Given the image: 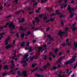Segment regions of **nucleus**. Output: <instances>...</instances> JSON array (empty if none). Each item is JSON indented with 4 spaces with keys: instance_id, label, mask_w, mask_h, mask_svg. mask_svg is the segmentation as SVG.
<instances>
[{
    "instance_id": "7",
    "label": "nucleus",
    "mask_w": 77,
    "mask_h": 77,
    "mask_svg": "<svg viewBox=\"0 0 77 77\" xmlns=\"http://www.w3.org/2000/svg\"><path fill=\"white\" fill-rule=\"evenodd\" d=\"M62 57H60L59 58L58 60L57 61V63H61V61L62 60Z\"/></svg>"
},
{
    "instance_id": "52",
    "label": "nucleus",
    "mask_w": 77,
    "mask_h": 77,
    "mask_svg": "<svg viewBox=\"0 0 77 77\" xmlns=\"http://www.w3.org/2000/svg\"><path fill=\"white\" fill-rule=\"evenodd\" d=\"M66 29L65 30V31H66L67 30H69V28L68 27H67V28H66Z\"/></svg>"
},
{
    "instance_id": "51",
    "label": "nucleus",
    "mask_w": 77,
    "mask_h": 77,
    "mask_svg": "<svg viewBox=\"0 0 77 77\" xmlns=\"http://www.w3.org/2000/svg\"><path fill=\"white\" fill-rule=\"evenodd\" d=\"M77 24V23H74L72 25V27H74V26H75V25H76Z\"/></svg>"
},
{
    "instance_id": "36",
    "label": "nucleus",
    "mask_w": 77,
    "mask_h": 77,
    "mask_svg": "<svg viewBox=\"0 0 77 77\" xmlns=\"http://www.w3.org/2000/svg\"><path fill=\"white\" fill-rule=\"evenodd\" d=\"M61 25L62 26H64V23H63V21H61Z\"/></svg>"
},
{
    "instance_id": "18",
    "label": "nucleus",
    "mask_w": 77,
    "mask_h": 77,
    "mask_svg": "<svg viewBox=\"0 0 77 77\" xmlns=\"http://www.w3.org/2000/svg\"><path fill=\"white\" fill-rule=\"evenodd\" d=\"M9 40V39H7L5 40V44L6 45H8V41Z\"/></svg>"
},
{
    "instance_id": "58",
    "label": "nucleus",
    "mask_w": 77,
    "mask_h": 77,
    "mask_svg": "<svg viewBox=\"0 0 77 77\" xmlns=\"http://www.w3.org/2000/svg\"><path fill=\"white\" fill-rule=\"evenodd\" d=\"M40 71H42V72H44V69H40Z\"/></svg>"
},
{
    "instance_id": "55",
    "label": "nucleus",
    "mask_w": 77,
    "mask_h": 77,
    "mask_svg": "<svg viewBox=\"0 0 77 77\" xmlns=\"http://www.w3.org/2000/svg\"><path fill=\"white\" fill-rule=\"evenodd\" d=\"M3 7L2 6L0 7V11H2V9H3Z\"/></svg>"
},
{
    "instance_id": "41",
    "label": "nucleus",
    "mask_w": 77,
    "mask_h": 77,
    "mask_svg": "<svg viewBox=\"0 0 77 77\" xmlns=\"http://www.w3.org/2000/svg\"><path fill=\"white\" fill-rule=\"evenodd\" d=\"M8 66L7 65H5V66L4 67V68L5 69H8Z\"/></svg>"
},
{
    "instance_id": "42",
    "label": "nucleus",
    "mask_w": 77,
    "mask_h": 77,
    "mask_svg": "<svg viewBox=\"0 0 77 77\" xmlns=\"http://www.w3.org/2000/svg\"><path fill=\"white\" fill-rule=\"evenodd\" d=\"M72 30L73 31H75V29H76V27H72Z\"/></svg>"
},
{
    "instance_id": "13",
    "label": "nucleus",
    "mask_w": 77,
    "mask_h": 77,
    "mask_svg": "<svg viewBox=\"0 0 77 77\" xmlns=\"http://www.w3.org/2000/svg\"><path fill=\"white\" fill-rule=\"evenodd\" d=\"M21 37L22 38H24V32H23L20 34Z\"/></svg>"
},
{
    "instance_id": "60",
    "label": "nucleus",
    "mask_w": 77,
    "mask_h": 77,
    "mask_svg": "<svg viewBox=\"0 0 77 77\" xmlns=\"http://www.w3.org/2000/svg\"><path fill=\"white\" fill-rule=\"evenodd\" d=\"M33 43H35L36 42V40H34L33 41Z\"/></svg>"
},
{
    "instance_id": "46",
    "label": "nucleus",
    "mask_w": 77,
    "mask_h": 77,
    "mask_svg": "<svg viewBox=\"0 0 77 77\" xmlns=\"http://www.w3.org/2000/svg\"><path fill=\"white\" fill-rule=\"evenodd\" d=\"M11 47V46L8 45V46H7L5 48H10Z\"/></svg>"
},
{
    "instance_id": "47",
    "label": "nucleus",
    "mask_w": 77,
    "mask_h": 77,
    "mask_svg": "<svg viewBox=\"0 0 77 77\" xmlns=\"http://www.w3.org/2000/svg\"><path fill=\"white\" fill-rule=\"evenodd\" d=\"M21 12V11H17L16 14H19Z\"/></svg>"
},
{
    "instance_id": "61",
    "label": "nucleus",
    "mask_w": 77,
    "mask_h": 77,
    "mask_svg": "<svg viewBox=\"0 0 77 77\" xmlns=\"http://www.w3.org/2000/svg\"><path fill=\"white\" fill-rule=\"evenodd\" d=\"M67 71V73H69V70L68 69H67L66 70Z\"/></svg>"
},
{
    "instance_id": "40",
    "label": "nucleus",
    "mask_w": 77,
    "mask_h": 77,
    "mask_svg": "<svg viewBox=\"0 0 77 77\" xmlns=\"http://www.w3.org/2000/svg\"><path fill=\"white\" fill-rule=\"evenodd\" d=\"M33 57L34 59H38V57L37 56H33Z\"/></svg>"
},
{
    "instance_id": "20",
    "label": "nucleus",
    "mask_w": 77,
    "mask_h": 77,
    "mask_svg": "<svg viewBox=\"0 0 77 77\" xmlns=\"http://www.w3.org/2000/svg\"><path fill=\"white\" fill-rule=\"evenodd\" d=\"M35 75L36 76H38V77H44V75H41L39 74H35Z\"/></svg>"
},
{
    "instance_id": "34",
    "label": "nucleus",
    "mask_w": 77,
    "mask_h": 77,
    "mask_svg": "<svg viewBox=\"0 0 77 77\" xmlns=\"http://www.w3.org/2000/svg\"><path fill=\"white\" fill-rule=\"evenodd\" d=\"M29 56V55H24V59H26V58H27L28 57V56Z\"/></svg>"
},
{
    "instance_id": "23",
    "label": "nucleus",
    "mask_w": 77,
    "mask_h": 77,
    "mask_svg": "<svg viewBox=\"0 0 77 77\" xmlns=\"http://www.w3.org/2000/svg\"><path fill=\"white\" fill-rule=\"evenodd\" d=\"M27 66V64L26 63H25L22 66L26 67V66Z\"/></svg>"
},
{
    "instance_id": "38",
    "label": "nucleus",
    "mask_w": 77,
    "mask_h": 77,
    "mask_svg": "<svg viewBox=\"0 0 77 77\" xmlns=\"http://www.w3.org/2000/svg\"><path fill=\"white\" fill-rule=\"evenodd\" d=\"M16 36L17 38H20V36H19V34L18 33H17L16 34Z\"/></svg>"
},
{
    "instance_id": "26",
    "label": "nucleus",
    "mask_w": 77,
    "mask_h": 77,
    "mask_svg": "<svg viewBox=\"0 0 77 77\" xmlns=\"http://www.w3.org/2000/svg\"><path fill=\"white\" fill-rule=\"evenodd\" d=\"M9 22L7 23V24H5V26H4V28H6V27H7V26H8V25H9Z\"/></svg>"
},
{
    "instance_id": "35",
    "label": "nucleus",
    "mask_w": 77,
    "mask_h": 77,
    "mask_svg": "<svg viewBox=\"0 0 77 77\" xmlns=\"http://www.w3.org/2000/svg\"><path fill=\"white\" fill-rule=\"evenodd\" d=\"M21 72L20 71H17V74L18 75H19V76H20L21 75H20V73Z\"/></svg>"
},
{
    "instance_id": "32",
    "label": "nucleus",
    "mask_w": 77,
    "mask_h": 77,
    "mask_svg": "<svg viewBox=\"0 0 77 77\" xmlns=\"http://www.w3.org/2000/svg\"><path fill=\"white\" fill-rule=\"evenodd\" d=\"M58 77H65V75H63L62 76H61V75L59 74L58 75Z\"/></svg>"
},
{
    "instance_id": "48",
    "label": "nucleus",
    "mask_w": 77,
    "mask_h": 77,
    "mask_svg": "<svg viewBox=\"0 0 77 77\" xmlns=\"http://www.w3.org/2000/svg\"><path fill=\"white\" fill-rule=\"evenodd\" d=\"M62 45L63 46V47H65V46L66 45V44L65 43H62Z\"/></svg>"
},
{
    "instance_id": "62",
    "label": "nucleus",
    "mask_w": 77,
    "mask_h": 77,
    "mask_svg": "<svg viewBox=\"0 0 77 77\" xmlns=\"http://www.w3.org/2000/svg\"><path fill=\"white\" fill-rule=\"evenodd\" d=\"M33 57H31L30 58V60H33Z\"/></svg>"
},
{
    "instance_id": "9",
    "label": "nucleus",
    "mask_w": 77,
    "mask_h": 77,
    "mask_svg": "<svg viewBox=\"0 0 77 77\" xmlns=\"http://www.w3.org/2000/svg\"><path fill=\"white\" fill-rule=\"evenodd\" d=\"M20 18H18V20H19V23H21V22H22V23L24 22L25 20V18H23V19H22L21 20H20Z\"/></svg>"
},
{
    "instance_id": "19",
    "label": "nucleus",
    "mask_w": 77,
    "mask_h": 77,
    "mask_svg": "<svg viewBox=\"0 0 77 77\" xmlns=\"http://www.w3.org/2000/svg\"><path fill=\"white\" fill-rule=\"evenodd\" d=\"M35 19L37 23H39V19L38 17H35Z\"/></svg>"
},
{
    "instance_id": "3",
    "label": "nucleus",
    "mask_w": 77,
    "mask_h": 77,
    "mask_svg": "<svg viewBox=\"0 0 77 77\" xmlns=\"http://www.w3.org/2000/svg\"><path fill=\"white\" fill-rule=\"evenodd\" d=\"M68 7L67 11H75V8H70V5H69L68 6Z\"/></svg>"
},
{
    "instance_id": "31",
    "label": "nucleus",
    "mask_w": 77,
    "mask_h": 77,
    "mask_svg": "<svg viewBox=\"0 0 77 77\" xmlns=\"http://www.w3.org/2000/svg\"><path fill=\"white\" fill-rule=\"evenodd\" d=\"M47 37H48V38H49V39H53V38H51V35H48L47 36Z\"/></svg>"
},
{
    "instance_id": "43",
    "label": "nucleus",
    "mask_w": 77,
    "mask_h": 77,
    "mask_svg": "<svg viewBox=\"0 0 77 77\" xmlns=\"http://www.w3.org/2000/svg\"><path fill=\"white\" fill-rule=\"evenodd\" d=\"M38 2H36L33 4V6H36L38 5Z\"/></svg>"
},
{
    "instance_id": "12",
    "label": "nucleus",
    "mask_w": 77,
    "mask_h": 77,
    "mask_svg": "<svg viewBox=\"0 0 77 77\" xmlns=\"http://www.w3.org/2000/svg\"><path fill=\"white\" fill-rule=\"evenodd\" d=\"M69 13L70 14V15L69 16V17L71 18H72V17H74V14H72V11H70L69 12Z\"/></svg>"
},
{
    "instance_id": "30",
    "label": "nucleus",
    "mask_w": 77,
    "mask_h": 77,
    "mask_svg": "<svg viewBox=\"0 0 77 77\" xmlns=\"http://www.w3.org/2000/svg\"><path fill=\"white\" fill-rule=\"evenodd\" d=\"M74 47H75V48H77V43H75L74 44Z\"/></svg>"
},
{
    "instance_id": "11",
    "label": "nucleus",
    "mask_w": 77,
    "mask_h": 77,
    "mask_svg": "<svg viewBox=\"0 0 77 77\" xmlns=\"http://www.w3.org/2000/svg\"><path fill=\"white\" fill-rule=\"evenodd\" d=\"M68 41H69V39H66V43L67 44L68 46H70L71 44V42H70L69 43L68 42Z\"/></svg>"
},
{
    "instance_id": "37",
    "label": "nucleus",
    "mask_w": 77,
    "mask_h": 77,
    "mask_svg": "<svg viewBox=\"0 0 77 77\" xmlns=\"http://www.w3.org/2000/svg\"><path fill=\"white\" fill-rule=\"evenodd\" d=\"M69 63V62L68 61H67L66 63H64V65H68Z\"/></svg>"
},
{
    "instance_id": "10",
    "label": "nucleus",
    "mask_w": 77,
    "mask_h": 77,
    "mask_svg": "<svg viewBox=\"0 0 77 77\" xmlns=\"http://www.w3.org/2000/svg\"><path fill=\"white\" fill-rule=\"evenodd\" d=\"M5 33L4 32H2V33H0V35H1L0 37V39H2V38H4L3 36V35H5Z\"/></svg>"
},
{
    "instance_id": "39",
    "label": "nucleus",
    "mask_w": 77,
    "mask_h": 77,
    "mask_svg": "<svg viewBox=\"0 0 77 77\" xmlns=\"http://www.w3.org/2000/svg\"><path fill=\"white\" fill-rule=\"evenodd\" d=\"M13 52H14V55H15V54L16 53H17V50H14L13 51Z\"/></svg>"
},
{
    "instance_id": "29",
    "label": "nucleus",
    "mask_w": 77,
    "mask_h": 77,
    "mask_svg": "<svg viewBox=\"0 0 77 77\" xmlns=\"http://www.w3.org/2000/svg\"><path fill=\"white\" fill-rule=\"evenodd\" d=\"M57 51H58V49H57V48L55 49L54 52L56 54H57Z\"/></svg>"
},
{
    "instance_id": "54",
    "label": "nucleus",
    "mask_w": 77,
    "mask_h": 77,
    "mask_svg": "<svg viewBox=\"0 0 77 77\" xmlns=\"http://www.w3.org/2000/svg\"><path fill=\"white\" fill-rule=\"evenodd\" d=\"M11 17V15L10 14L7 17H6V18H9L10 17Z\"/></svg>"
},
{
    "instance_id": "22",
    "label": "nucleus",
    "mask_w": 77,
    "mask_h": 77,
    "mask_svg": "<svg viewBox=\"0 0 77 77\" xmlns=\"http://www.w3.org/2000/svg\"><path fill=\"white\" fill-rule=\"evenodd\" d=\"M20 45L21 47H24L25 46V43L24 42H23L22 43L20 44Z\"/></svg>"
},
{
    "instance_id": "14",
    "label": "nucleus",
    "mask_w": 77,
    "mask_h": 77,
    "mask_svg": "<svg viewBox=\"0 0 77 77\" xmlns=\"http://www.w3.org/2000/svg\"><path fill=\"white\" fill-rule=\"evenodd\" d=\"M20 29L21 30H24V31H26V28H24L23 27L21 26L20 27Z\"/></svg>"
},
{
    "instance_id": "50",
    "label": "nucleus",
    "mask_w": 77,
    "mask_h": 77,
    "mask_svg": "<svg viewBox=\"0 0 77 77\" xmlns=\"http://www.w3.org/2000/svg\"><path fill=\"white\" fill-rule=\"evenodd\" d=\"M38 29H39V27H37L36 28H35L34 30L35 31H36V30H38Z\"/></svg>"
},
{
    "instance_id": "1",
    "label": "nucleus",
    "mask_w": 77,
    "mask_h": 77,
    "mask_svg": "<svg viewBox=\"0 0 77 77\" xmlns=\"http://www.w3.org/2000/svg\"><path fill=\"white\" fill-rule=\"evenodd\" d=\"M66 33V34L65 35V38H67V36H68V34L66 33V32H64L61 31H59L58 32V35H59L60 36V38H62L63 36V34H65Z\"/></svg>"
},
{
    "instance_id": "59",
    "label": "nucleus",
    "mask_w": 77,
    "mask_h": 77,
    "mask_svg": "<svg viewBox=\"0 0 77 77\" xmlns=\"http://www.w3.org/2000/svg\"><path fill=\"white\" fill-rule=\"evenodd\" d=\"M67 5H68V4H66L64 6V8H66V6H67Z\"/></svg>"
},
{
    "instance_id": "24",
    "label": "nucleus",
    "mask_w": 77,
    "mask_h": 77,
    "mask_svg": "<svg viewBox=\"0 0 77 77\" xmlns=\"http://www.w3.org/2000/svg\"><path fill=\"white\" fill-rule=\"evenodd\" d=\"M58 12H59V11H58V10H57L55 12L57 13V15H60L61 14V13H58Z\"/></svg>"
},
{
    "instance_id": "45",
    "label": "nucleus",
    "mask_w": 77,
    "mask_h": 77,
    "mask_svg": "<svg viewBox=\"0 0 77 77\" xmlns=\"http://www.w3.org/2000/svg\"><path fill=\"white\" fill-rule=\"evenodd\" d=\"M36 65V64L35 63L33 64L32 65V67H35V66Z\"/></svg>"
},
{
    "instance_id": "8",
    "label": "nucleus",
    "mask_w": 77,
    "mask_h": 77,
    "mask_svg": "<svg viewBox=\"0 0 77 77\" xmlns=\"http://www.w3.org/2000/svg\"><path fill=\"white\" fill-rule=\"evenodd\" d=\"M71 60H73V61H69V63L70 64H71V63H72L73 62H74L75 61V58H73V57H72V58L71 59Z\"/></svg>"
},
{
    "instance_id": "21",
    "label": "nucleus",
    "mask_w": 77,
    "mask_h": 77,
    "mask_svg": "<svg viewBox=\"0 0 77 77\" xmlns=\"http://www.w3.org/2000/svg\"><path fill=\"white\" fill-rule=\"evenodd\" d=\"M47 1V0H41V3H44Z\"/></svg>"
},
{
    "instance_id": "44",
    "label": "nucleus",
    "mask_w": 77,
    "mask_h": 77,
    "mask_svg": "<svg viewBox=\"0 0 77 77\" xmlns=\"http://www.w3.org/2000/svg\"><path fill=\"white\" fill-rule=\"evenodd\" d=\"M49 21H54V19L53 18H51L49 20Z\"/></svg>"
},
{
    "instance_id": "25",
    "label": "nucleus",
    "mask_w": 77,
    "mask_h": 77,
    "mask_svg": "<svg viewBox=\"0 0 77 77\" xmlns=\"http://www.w3.org/2000/svg\"><path fill=\"white\" fill-rule=\"evenodd\" d=\"M15 57H17V56L15 55V56L14 57L12 56V59H14V60H15V61H17V59H15Z\"/></svg>"
},
{
    "instance_id": "6",
    "label": "nucleus",
    "mask_w": 77,
    "mask_h": 77,
    "mask_svg": "<svg viewBox=\"0 0 77 77\" xmlns=\"http://www.w3.org/2000/svg\"><path fill=\"white\" fill-rule=\"evenodd\" d=\"M50 65V64L48 63H47V65H46L44 67V69H45V71H46V69L47 68L48 66H49Z\"/></svg>"
},
{
    "instance_id": "53",
    "label": "nucleus",
    "mask_w": 77,
    "mask_h": 77,
    "mask_svg": "<svg viewBox=\"0 0 77 77\" xmlns=\"http://www.w3.org/2000/svg\"><path fill=\"white\" fill-rule=\"evenodd\" d=\"M31 33V32L30 31L28 32L27 33V35H30Z\"/></svg>"
},
{
    "instance_id": "17",
    "label": "nucleus",
    "mask_w": 77,
    "mask_h": 77,
    "mask_svg": "<svg viewBox=\"0 0 77 77\" xmlns=\"http://www.w3.org/2000/svg\"><path fill=\"white\" fill-rule=\"evenodd\" d=\"M49 54H50L49 56H50L51 57V56H53V58H54V57H55V55H53V53L52 52H49Z\"/></svg>"
},
{
    "instance_id": "56",
    "label": "nucleus",
    "mask_w": 77,
    "mask_h": 77,
    "mask_svg": "<svg viewBox=\"0 0 77 77\" xmlns=\"http://www.w3.org/2000/svg\"><path fill=\"white\" fill-rule=\"evenodd\" d=\"M32 26V23L30 22L28 24V26Z\"/></svg>"
},
{
    "instance_id": "49",
    "label": "nucleus",
    "mask_w": 77,
    "mask_h": 77,
    "mask_svg": "<svg viewBox=\"0 0 77 77\" xmlns=\"http://www.w3.org/2000/svg\"><path fill=\"white\" fill-rule=\"evenodd\" d=\"M63 17H64L63 14H62L61 15H60V18H62Z\"/></svg>"
},
{
    "instance_id": "5",
    "label": "nucleus",
    "mask_w": 77,
    "mask_h": 77,
    "mask_svg": "<svg viewBox=\"0 0 77 77\" xmlns=\"http://www.w3.org/2000/svg\"><path fill=\"white\" fill-rule=\"evenodd\" d=\"M32 47H29V48H26L25 49L26 50H29L28 51L29 52H32L33 50V49H32Z\"/></svg>"
},
{
    "instance_id": "16",
    "label": "nucleus",
    "mask_w": 77,
    "mask_h": 77,
    "mask_svg": "<svg viewBox=\"0 0 77 77\" xmlns=\"http://www.w3.org/2000/svg\"><path fill=\"white\" fill-rule=\"evenodd\" d=\"M51 40H53V39L49 40V41H48L47 42L48 45H49V44H50L51 43Z\"/></svg>"
},
{
    "instance_id": "63",
    "label": "nucleus",
    "mask_w": 77,
    "mask_h": 77,
    "mask_svg": "<svg viewBox=\"0 0 77 77\" xmlns=\"http://www.w3.org/2000/svg\"><path fill=\"white\" fill-rule=\"evenodd\" d=\"M27 9L28 10H30V9H31V8L30 7H28Z\"/></svg>"
},
{
    "instance_id": "33",
    "label": "nucleus",
    "mask_w": 77,
    "mask_h": 77,
    "mask_svg": "<svg viewBox=\"0 0 77 77\" xmlns=\"http://www.w3.org/2000/svg\"><path fill=\"white\" fill-rule=\"evenodd\" d=\"M7 75V73L4 72L2 74V76L3 77H5V75Z\"/></svg>"
},
{
    "instance_id": "28",
    "label": "nucleus",
    "mask_w": 77,
    "mask_h": 77,
    "mask_svg": "<svg viewBox=\"0 0 77 77\" xmlns=\"http://www.w3.org/2000/svg\"><path fill=\"white\" fill-rule=\"evenodd\" d=\"M47 56L46 55H45L44 56V55H42V58L43 59H44L45 60V59H47Z\"/></svg>"
},
{
    "instance_id": "2",
    "label": "nucleus",
    "mask_w": 77,
    "mask_h": 77,
    "mask_svg": "<svg viewBox=\"0 0 77 77\" xmlns=\"http://www.w3.org/2000/svg\"><path fill=\"white\" fill-rule=\"evenodd\" d=\"M9 27L12 29H14L15 28V26L13 24V23L11 22L9 25Z\"/></svg>"
},
{
    "instance_id": "57",
    "label": "nucleus",
    "mask_w": 77,
    "mask_h": 77,
    "mask_svg": "<svg viewBox=\"0 0 77 77\" xmlns=\"http://www.w3.org/2000/svg\"><path fill=\"white\" fill-rule=\"evenodd\" d=\"M61 67V66L60 64H59L57 66V68H60Z\"/></svg>"
},
{
    "instance_id": "15",
    "label": "nucleus",
    "mask_w": 77,
    "mask_h": 77,
    "mask_svg": "<svg viewBox=\"0 0 77 77\" xmlns=\"http://www.w3.org/2000/svg\"><path fill=\"white\" fill-rule=\"evenodd\" d=\"M57 69V68L55 66H54L53 68L51 69V71H54V70H55V69Z\"/></svg>"
},
{
    "instance_id": "27",
    "label": "nucleus",
    "mask_w": 77,
    "mask_h": 77,
    "mask_svg": "<svg viewBox=\"0 0 77 77\" xmlns=\"http://www.w3.org/2000/svg\"><path fill=\"white\" fill-rule=\"evenodd\" d=\"M38 66H37V68H36L35 69H33V70H31L32 72H34V71H35V70H36V69H38Z\"/></svg>"
},
{
    "instance_id": "64",
    "label": "nucleus",
    "mask_w": 77,
    "mask_h": 77,
    "mask_svg": "<svg viewBox=\"0 0 77 77\" xmlns=\"http://www.w3.org/2000/svg\"><path fill=\"white\" fill-rule=\"evenodd\" d=\"M71 77H74V74H73L71 76Z\"/></svg>"
},
{
    "instance_id": "4",
    "label": "nucleus",
    "mask_w": 77,
    "mask_h": 77,
    "mask_svg": "<svg viewBox=\"0 0 77 77\" xmlns=\"http://www.w3.org/2000/svg\"><path fill=\"white\" fill-rule=\"evenodd\" d=\"M38 55H40L41 51V52H42L44 51V50H42V47H38Z\"/></svg>"
}]
</instances>
